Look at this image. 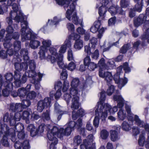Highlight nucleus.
<instances>
[{
    "label": "nucleus",
    "mask_w": 149,
    "mask_h": 149,
    "mask_svg": "<svg viewBox=\"0 0 149 149\" xmlns=\"http://www.w3.org/2000/svg\"><path fill=\"white\" fill-rule=\"evenodd\" d=\"M19 55V72L23 70H26L28 67V62H29V69L35 70L36 64L34 60L29 61V57L28 56V52L26 49L22 48L20 52Z\"/></svg>",
    "instance_id": "1"
},
{
    "label": "nucleus",
    "mask_w": 149,
    "mask_h": 149,
    "mask_svg": "<svg viewBox=\"0 0 149 149\" xmlns=\"http://www.w3.org/2000/svg\"><path fill=\"white\" fill-rule=\"evenodd\" d=\"M82 125V120L81 118H79L76 121H70L68 124L67 127L65 129L63 128H60L61 135H63L67 136L70 135L73 131L76 129L78 130Z\"/></svg>",
    "instance_id": "2"
},
{
    "label": "nucleus",
    "mask_w": 149,
    "mask_h": 149,
    "mask_svg": "<svg viewBox=\"0 0 149 149\" xmlns=\"http://www.w3.org/2000/svg\"><path fill=\"white\" fill-rule=\"evenodd\" d=\"M60 130V128L59 129L56 126H54L51 130L49 129L48 130L47 137L49 140L53 141L50 144H52V146L55 147L58 142V139L56 136L58 137L59 135H61V131Z\"/></svg>",
    "instance_id": "3"
},
{
    "label": "nucleus",
    "mask_w": 149,
    "mask_h": 149,
    "mask_svg": "<svg viewBox=\"0 0 149 149\" xmlns=\"http://www.w3.org/2000/svg\"><path fill=\"white\" fill-rule=\"evenodd\" d=\"M70 89V93L73 97L72 100V104L71 107L74 109H78L79 107V97L77 96L78 93L77 87L71 86Z\"/></svg>",
    "instance_id": "4"
},
{
    "label": "nucleus",
    "mask_w": 149,
    "mask_h": 149,
    "mask_svg": "<svg viewBox=\"0 0 149 149\" xmlns=\"http://www.w3.org/2000/svg\"><path fill=\"white\" fill-rule=\"evenodd\" d=\"M20 125V130H19V140L21 141L24 140V141L20 143L21 144L19 146V149H21L22 148V149H29L30 148L29 141L26 139H25L26 133L24 131V126L22 123L19 122Z\"/></svg>",
    "instance_id": "5"
},
{
    "label": "nucleus",
    "mask_w": 149,
    "mask_h": 149,
    "mask_svg": "<svg viewBox=\"0 0 149 149\" xmlns=\"http://www.w3.org/2000/svg\"><path fill=\"white\" fill-rule=\"evenodd\" d=\"M27 17L24 15L22 10L19 9V22H20L21 29L20 30L21 35L26 33V31L28 29L29 30V23L27 20Z\"/></svg>",
    "instance_id": "6"
},
{
    "label": "nucleus",
    "mask_w": 149,
    "mask_h": 149,
    "mask_svg": "<svg viewBox=\"0 0 149 149\" xmlns=\"http://www.w3.org/2000/svg\"><path fill=\"white\" fill-rule=\"evenodd\" d=\"M42 45L40 47V50L38 53L39 58L41 60L47 59L45 56V53L48 50V48L51 45L52 42L50 40H43L42 42Z\"/></svg>",
    "instance_id": "7"
},
{
    "label": "nucleus",
    "mask_w": 149,
    "mask_h": 149,
    "mask_svg": "<svg viewBox=\"0 0 149 149\" xmlns=\"http://www.w3.org/2000/svg\"><path fill=\"white\" fill-rule=\"evenodd\" d=\"M145 14H141L137 18L134 19V24L135 27H137L142 25L146 21L147 17L149 18V7L146 8Z\"/></svg>",
    "instance_id": "8"
},
{
    "label": "nucleus",
    "mask_w": 149,
    "mask_h": 149,
    "mask_svg": "<svg viewBox=\"0 0 149 149\" xmlns=\"http://www.w3.org/2000/svg\"><path fill=\"white\" fill-rule=\"evenodd\" d=\"M51 99L45 97L43 100L39 101L37 105V110L39 112H42L45 108L50 107L51 105Z\"/></svg>",
    "instance_id": "9"
},
{
    "label": "nucleus",
    "mask_w": 149,
    "mask_h": 149,
    "mask_svg": "<svg viewBox=\"0 0 149 149\" xmlns=\"http://www.w3.org/2000/svg\"><path fill=\"white\" fill-rule=\"evenodd\" d=\"M63 56L61 55L58 56L56 58L54 56L48 55L47 57V59L48 61H50L52 63H54L57 61V63L58 66L61 69H64L63 68H66V65L64 64V63L63 62Z\"/></svg>",
    "instance_id": "10"
},
{
    "label": "nucleus",
    "mask_w": 149,
    "mask_h": 149,
    "mask_svg": "<svg viewBox=\"0 0 149 149\" xmlns=\"http://www.w3.org/2000/svg\"><path fill=\"white\" fill-rule=\"evenodd\" d=\"M108 10L112 16L116 14L124 15L125 13V11L117 5L114 4L110 6L108 9Z\"/></svg>",
    "instance_id": "11"
},
{
    "label": "nucleus",
    "mask_w": 149,
    "mask_h": 149,
    "mask_svg": "<svg viewBox=\"0 0 149 149\" xmlns=\"http://www.w3.org/2000/svg\"><path fill=\"white\" fill-rule=\"evenodd\" d=\"M143 6L140 4V6L138 4H135L134 6L132 8H128V16L131 18H132L136 16V12H141L143 8Z\"/></svg>",
    "instance_id": "12"
},
{
    "label": "nucleus",
    "mask_w": 149,
    "mask_h": 149,
    "mask_svg": "<svg viewBox=\"0 0 149 149\" xmlns=\"http://www.w3.org/2000/svg\"><path fill=\"white\" fill-rule=\"evenodd\" d=\"M21 40L22 42H24L26 40H35L36 37V34L33 33L31 29L29 28L27 32L24 34L21 35Z\"/></svg>",
    "instance_id": "13"
},
{
    "label": "nucleus",
    "mask_w": 149,
    "mask_h": 149,
    "mask_svg": "<svg viewBox=\"0 0 149 149\" xmlns=\"http://www.w3.org/2000/svg\"><path fill=\"white\" fill-rule=\"evenodd\" d=\"M84 64L85 66H87L88 69L90 71H93L97 67V64L91 62V59L89 56H86L84 59Z\"/></svg>",
    "instance_id": "14"
},
{
    "label": "nucleus",
    "mask_w": 149,
    "mask_h": 149,
    "mask_svg": "<svg viewBox=\"0 0 149 149\" xmlns=\"http://www.w3.org/2000/svg\"><path fill=\"white\" fill-rule=\"evenodd\" d=\"M143 26V29L145 31L141 37V39L143 40H146L149 38V20H146L144 22Z\"/></svg>",
    "instance_id": "15"
},
{
    "label": "nucleus",
    "mask_w": 149,
    "mask_h": 149,
    "mask_svg": "<svg viewBox=\"0 0 149 149\" xmlns=\"http://www.w3.org/2000/svg\"><path fill=\"white\" fill-rule=\"evenodd\" d=\"M13 10L10 13V15L11 19L14 20L16 23L19 22V15L18 10H16V8H18L16 4L13 3L12 6ZM10 18V17H9Z\"/></svg>",
    "instance_id": "16"
},
{
    "label": "nucleus",
    "mask_w": 149,
    "mask_h": 149,
    "mask_svg": "<svg viewBox=\"0 0 149 149\" xmlns=\"http://www.w3.org/2000/svg\"><path fill=\"white\" fill-rule=\"evenodd\" d=\"M15 117L14 119H12L13 117H11V118L9 117L8 114L6 113L3 117V120L4 122H8L10 121V123L11 126L15 125V127H16V126L18 125V123H17L18 121L16 120L15 118L16 113H15Z\"/></svg>",
    "instance_id": "17"
},
{
    "label": "nucleus",
    "mask_w": 149,
    "mask_h": 149,
    "mask_svg": "<svg viewBox=\"0 0 149 149\" xmlns=\"http://www.w3.org/2000/svg\"><path fill=\"white\" fill-rule=\"evenodd\" d=\"M73 111L72 112V118L73 120H76L79 117H82L85 114L84 110L82 108H80L77 112L75 109H72Z\"/></svg>",
    "instance_id": "18"
},
{
    "label": "nucleus",
    "mask_w": 149,
    "mask_h": 149,
    "mask_svg": "<svg viewBox=\"0 0 149 149\" xmlns=\"http://www.w3.org/2000/svg\"><path fill=\"white\" fill-rule=\"evenodd\" d=\"M31 85L27 84L26 87L19 88V97L22 99L25 96H26L28 92L30 91Z\"/></svg>",
    "instance_id": "19"
},
{
    "label": "nucleus",
    "mask_w": 149,
    "mask_h": 149,
    "mask_svg": "<svg viewBox=\"0 0 149 149\" xmlns=\"http://www.w3.org/2000/svg\"><path fill=\"white\" fill-rule=\"evenodd\" d=\"M13 47L14 49V51L12 48L9 49L6 51L7 55L8 54L10 56L13 55L14 54L15 55L18 54L19 50V42L17 40L15 41L14 43Z\"/></svg>",
    "instance_id": "20"
},
{
    "label": "nucleus",
    "mask_w": 149,
    "mask_h": 149,
    "mask_svg": "<svg viewBox=\"0 0 149 149\" xmlns=\"http://www.w3.org/2000/svg\"><path fill=\"white\" fill-rule=\"evenodd\" d=\"M113 99L114 101L118 102L117 107L118 108L122 109L124 105V100L121 95H114Z\"/></svg>",
    "instance_id": "21"
},
{
    "label": "nucleus",
    "mask_w": 149,
    "mask_h": 149,
    "mask_svg": "<svg viewBox=\"0 0 149 149\" xmlns=\"http://www.w3.org/2000/svg\"><path fill=\"white\" fill-rule=\"evenodd\" d=\"M107 8H108L103 6L99 7L98 11L99 16L98 19L101 18V20H103L104 19Z\"/></svg>",
    "instance_id": "22"
},
{
    "label": "nucleus",
    "mask_w": 149,
    "mask_h": 149,
    "mask_svg": "<svg viewBox=\"0 0 149 149\" xmlns=\"http://www.w3.org/2000/svg\"><path fill=\"white\" fill-rule=\"evenodd\" d=\"M73 2L70 5V9H68L66 12V17L70 21L71 20V15L74 11L75 6Z\"/></svg>",
    "instance_id": "23"
},
{
    "label": "nucleus",
    "mask_w": 149,
    "mask_h": 149,
    "mask_svg": "<svg viewBox=\"0 0 149 149\" xmlns=\"http://www.w3.org/2000/svg\"><path fill=\"white\" fill-rule=\"evenodd\" d=\"M4 85V86H6V88L2 91V94L4 96L7 97L9 95L10 91L12 90V84L9 83L6 86L5 85Z\"/></svg>",
    "instance_id": "24"
},
{
    "label": "nucleus",
    "mask_w": 149,
    "mask_h": 149,
    "mask_svg": "<svg viewBox=\"0 0 149 149\" xmlns=\"http://www.w3.org/2000/svg\"><path fill=\"white\" fill-rule=\"evenodd\" d=\"M27 129L29 130L31 136L32 137H34L38 133L37 129H36L33 124H30L27 127Z\"/></svg>",
    "instance_id": "25"
},
{
    "label": "nucleus",
    "mask_w": 149,
    "mask_h": 149,
    "mask_svg": "<svg viewBox=\"0 0 149 149\" xmlns=\"http://www.w3.org/2000/svg\"><path fill=\"white\" fill-rule=\"evenodd\" d=\"M19 114L20 115L19 116V121L20 120V118H22L23 120H25L26 123H29V118L30 113L28 111H24L21 115L20 113H19Z\"/></svg>",
    "instance_id": "26"
},
{
    "label": "nucleus",
    "mask_w": 149,
    "mask_h": 149,
    "mask_svg": "<svg viewBox=\"0 0 149 149\" xmlns=\"http://www.w3.org/2000/svg\"><path fill=\"white\" fill-rule=\"evenodd\" d=\"M19 63H15V68L16 70L15 71L14 78L15 80L14 82V84L15 85L16 87L18 88L19 87V79H16L17 77L19 74Z\"/></svg>",
    "instance_id": "27"
},
{
    "label": "nucleus",
    "mask_w": 149,
    "mask_h": 149,
    "mask_svg": "<svg viewBox=\"0 0 149 149\" xmlns=\"http://www.w3.org/2000/svg\"><path fill=\"white\" fill-rule=\"evenodd\" d=\"M22 102L19 103V107L21 106L22 108L25 109L29 107L31 104V102L29 100L26 99H21Z\"/></svg>",
    "instance_id": "28"
},
{
    "label": "nucleus",
    "mask_w": 149,
    "mask_h": 149,
    "mask_svg": "<svg viewBox=\"0 0 149 149\" xmlns=\"http://www.w3.org/2000/svg\"><path fill=\"white\" fill-rule=\"evenodd\" d=\"M70 42L69 40H65L64 42V45L62 46L60 49L59 51V54H61L64 53L66 50L67 47H69L70 46Z\"/></svg>",
    "instance_id": "29"
},
{
    "label": "nucleus",
    "mask_w": 149,
    "mask_h": 149,
    "mask_svg": "<svg viewBox=\"0 0 149 149\" xmlns=\"http://www.w3.org/2000/svg\"><path fill=\"white\" fill-rule=\"evenodd\" d=\"M111 140L115 142L118 139V133L116 130H111L110 131Z\"/></svg>",
    "instance_id": "30"
},
{
    "label": "nucleus",
    "mask_w": 149,
    "mask_h": 149,
    "mask_svg": "<svg viewBox=\"0 0 149 149\" xmlns=\"http://www.w3.org/2000/svg\"><path fill=\"white\" fill-rule=\"evenodd\" d=\"M137 125L140 127L144 128L146 131L149 133V125L145 123L143 121L140 120L136 123Z\"/></svg>",
    "instance_id": "31"
},
{
    "label": "nucleus",
    "mask_w": 149,
    "mask_h": 149,
    "mask_svg": "<svg viewBox=\"0 0 149 149\" xmlns=\"http://www.w3.org/2000/svg\"><path fill=\"white\" fill-rule=\"evenodd\" d=\"M117 116L119 120H123L126 116L125 112L122 109H120L117 113Z\"/></svg>",
    "instance_id": "32"
},
{
    "label": "nucleus",
    "mask_w": 149,
    "mask_h": 149,
    "mask_svg": "<svg viewBox=\"0 0 149 149\" xmlns=\"http://www.w3.org/2000/svg\"><path fill=\"white\" fill-rule=\"evenodd\" d=\"M56 1L58 5L64 6L65 8H67L69 6L71 0H56Z\"/></svg>",
    "instance_id": "33"
},
{
    "label": "nucleus",
    "mask_w": 149,
    "mask_h": 149,
    "mask_svg": "<svg viewBox=\"0 0 149 149\" xmlns=\"http://www.w3.org/2000/svg\"><path fill=\"white\" fill-rule=\"evenodd\" d=\"M6 20L9 26L6 28V31L8 33H12L14 31V29H13L12 26H11L12 24V21L11 19L9 17L7 18Z\"/></svg>",
    "instance_id": "34"
},
{
    "label": "nucleus",
    "mask_w": 149,
    "mask_h": 149,
    "mask_svg": "<svg viewBox=\"0 0 149 149\" xmlns=\"http://www.w3.org/2000/svg\"><path fill=\"white\" fill-rule=\"evenodd\" d=\"M40 42L38 40H31L29 43V45L32 49H35L40 45Z\"/></svg>",
    "instance_id": "35"
},
{
    "label": "nucleus",
    "mask_w": 149,
    "mask_h": 149,
    "mask_svg": "<svg viewBox=\"0 0 149 149\" xmlns=\"http://www.w3.org/2000/svg\"><path fill=\"white\" fill-rule=\"evenodd\" d=\"M10 36L9 34L6 35L3 44L5 47L8 48L10 47L11 46V44L10 43Z\"/></svg>",
    "instance_id": "36"
},
{
    "label": "nucleus",
    "mask_w": 149,
    "mask_h": 149,
    "mask_svg": "<svg viewBox=\"0 0 149 149\" xmlns=\"http://www.w3.org/2000/svg\"><path fill=\"white\" fill-rule=\"evenodd\" d=\"M24 71L26 75H28L27 76L28 77L32 78L34 80L36 79L35 77L37 76V73L35 70H30L28 72H26V70Z\"/></svg>",
    "instance_id": "37"
},
{
    "label": "nucleus",
    "mask_w": 149,
    "mask_h": 149,
    "mask_svg": "<svg viewBox=\"0 0 149 149\" xmlns=\"http://www.w3.org/2000/svg\"><path fill=\"white\" fill-rule=\"evenodd\" d=\"M119 80V82H118L117 84H118V86L120 88H121L124 86L128 81L127 79L125 77H124L123 79L120 78Z\"/></svg>",
    "instance_id": "38"
},
{
    "label": "nucleus",
    "mask_w": 149,
    "mask_h": 149,
    "mask_svg": "<svg viewBox=\"0 0 149 149\" xmlns=\"http://www.w3.org/2000/svg\"><path fill=\"white\" fill-rule=\"evenodd\" d=\"M74 46L75 48L80 50L83 46V40H76Z\"/></svg>",
    "instance_id": "39"
},
{
    "label": "nucleus",
    "mask_w": 149,
    "mask_h": 149,
    "mask_svg": "<svg viewBox=\"0 0 149 149\" xmlns=\"http://www.w3.org/2000/svg\"><path fill=\"white\" fill-rule=\"evenodd\" d=\"M105 78L107 84H111L113 79V76L111 73L109 72H106Z\"/></svg>",
    "instance_id": "40"
},
{
    "label": "nucleus",
    "mask_w": 149,
    "mask_h": 149,
    "mask_svg": "<svg viewBox=\"0 0 149 149\" xmlns=\"http://www.w3.org/2000/svg\"><path fill=\"white\" fill-rule=\"evenodd\" d=\"M78 19L79 17L77 16V12H74L72 17V22L76 25L80 24L81 26H83L82 22L80 23L79 22Z\"/></svg>",
    "instance_id": "41"
},
{
    "label": "nucleus",
    "mask_w": 149,
    "mask_h": 149,
    "mask_svg": "<svg viewBox=\"0 0 149 149\" xmlns=\"http://www.w3.org/2000/svg\"><path fill=\"white\" fill-rule=\"evenodd\" d=\"M122 128L123 130L129 131L131 129V127L128 122L126 121H123L122 125Z\"/></svg>",
    "instance_id": "42"
},
{
    "label": "nucleus",
    "mask_w": 149,
    "mask_h": 149,
    "mask_svg": "<svg viewBox=\"0 0 149 149\" xmlns=\"http://www.w3.org/2000/svg\"><path fill=\"white\" fill-rule=\"evenodd\" d=\"M130 45L127 44H125L120 48L119 52L122 54H125L129 49Z\"/></svg>",
    "instance_id": "43"
},
{
    "label": "nucleus",
    "mask_w": 149,
    "mask_h": 149,
    "mask_svg": "<svg viewBox=\"0 0 149 149\" xmlns=\"http://www.w3.org/2000/svg\"><path fill=\"white\" fill-rule=\"evenodd\" d=\"M37 95V94L34 91H29L26 95V98L29 100H33L34 99Z\"/></svg>",
    "instance_id": "44"
},
{
    "label": "nucleus",
    "mask_w": 149,
    "mask_h": 149,
    "mask_svg": "<svg viewBox=\"0 0 149 149\" xmlns=\"http://www.w3.org/2000/svg\"><path fill=\"white\" fill-rule=\"evenodd\" d=\"M42 119L44 121H48L50 118V113L48 110H46L45 112H43L42 115Z\"/></svg>",
    "instance_id": "45"
},
{
    "label": "nucleus",
    "mask_w": 149,
    "mask_h": 149,
    "mask_svg": "<svg viewBox=\"0 0 149 149\" xmlns=\"http://www.w3.org/2000/svg\"><path fill=\"white\" fill-rule=\"evenodd\" d=\"M120 7L122 8H126L130 5V1L128 0H120Z\"/></svg>",
    "instance_id": "46"
},
{
    "label": "nucleus",
    "mask_w": 149,
    "mask_h": 149,
    "mask_svg": "<svg viewBox=\"0 0 149 149\" xmlns=\"http://www.w3.org/2000/svg\"><path fill=\"white\" fill-rule=\"evenodd\" d=\"M50 53L52 55L55 56L56 58L61 54L57 52V49L53 47H50L49 49Z\"/></svg>",
    "instance_id": "47"
},
{
    "label": "nucleus",
    "mask_w": 149,
    "mask_h": 149,
    "mask_svg": "<svg viewBox=\"0 0 149 149\" xmlns=\"http://www.w3.org/2000/svg\"><path fill=\"white\" fill-rule=\"evenodd\" d=\"M21 74V73L19 72V87H20L21 85L22 84L25 83L26 81L27 75L25 73L23 74L22 78L20 79Z\"/></svg>",
    "instance_id": "48"
},
{
    "label": "nucleus",
    "mask_w": 149,
    "mask_h": 149,
    "mask_svg": "<svg viewBox=\"0 0 149 149\" xmlns=\"http://www.w3.org/2000/svg\"><path fill=\"white\" fill-rule=\"evenodd\" d=\"M90 142L87 140L85 139L84 140L83 143L80 146L81 149H87Z\"/></svg>",
    "instance_id": "49"
},
{
    "label": "nucleus",
    "mask_w": 149,
    "mask_h": 149,
    "mask_svg": "<svg viewBox=\"0 0 149 149\" xmlns=\"http://www.w3.org/2000/svg\"><path fill=\"white\" fill-rule=\"evenodd\" d=\"M80 83V81L78 78L73 79L71 83V86L73 87H77Z\"/></svg>",
    "instance_id": "50"
},
{
    "label": "nucleus",
    "mask_w": 149,
    "mask_h": 149,
    "mask_svg": "<svg viewBox=\"0 0 149 149\" xmlns=\"http://www.w3.org/2000/svg\"><path fill=\"white\" fill-rule=\"evenodd\" d=\"M61 78L64 81H66L68 77V73L66 70L65 69H62V72L61 74Z\"/></svg>",
    "instance_id": "51"
},
{
    "label": "nucleus",
    "mask_w": 149,
    "mask_h": 149,
    "mask_svg": "<svg viewBox=\"0 0 149 149\" xmlns=\"http://www.w3.org/2000/svg\"><path fill=\"white\" fill-rule=\"evenodd\" d=\"M109 133L106 130H102L101 132L100 136L103 139H106L108 137Z\"/></svg>",
    "instance_id": "52"
},
{
    "label": "nucleus",
    "mask_w": 149,
    "mask_h": 149,
    "mask_svg": "<svg viewBox=\"0 0 149 149\" xmlns=\"http://www.w3.org/2000/svg\"><path fill=\"white\" fill-rule=\"evenodd\" d=\"M73 141L74 144L77 145H79L82 141L81 136L79 135L75 136L74 138Z\"/></svg>",
    "instance_id": "53"
},
{
    "label": "nucleus",
    "mask_w": 149,
    "mask_h": 149,
    "mask_svg": "<svg viewBox=\"0 0 149 149\" xmlns=\"http://www.w3.org/2000/svg\"><path fill=\"white\" fill-rule=\"evenodd\" d=\"M100 102L102 103H104V102L106 99V96L105 95V92L104 91H102L100 93Z\"/></svg>",
    "instance_id": "54"
},
{
    "label": "nucleus",
    "mask_w": 149,
    "mask_h": 149,
    "mask_svg": "<svg viewBox=\"0 0 149 149\" xmlns=\"http://www.w3.org/2000/svg\"><path fill=\"white\" fill-rule=\"evenodd\" d=\"M7 136L5 134L3 135V139L1 141L2 144L5 147H8L9 146V143L8 141Z\"/></svg>",
    "instance_id": "55"
},
{
    "label": "nucleus",
    "mask_w": 149,
    "mask_h": 149,
    "mask_svg": "<svg viewBox=\"0 0 149 149\" xmlns=\"http://www.w3.org/2000/svg\"><path fill=\"white\" fill-rule=\"evenodd\" d=\"M145 142V138L144 136L142 134L140 135L138 140L139 145L141 146H143Z\"/></svg>",
    "instance_id": "56"
},
{
    "label": "nucleus",
    "mask_w": 149,
    "mask_h": 149,
    "mask_svg": "<svg viewBox=\"0 0 149 149\" xmlns=\"http://www.w3.org/2000/svg\"><path fill=\"white\" fill-rule=\"evenodd\" d=\"M69 87V83L66 81H64L62 88V91L63 92L67 91Z\"/></svg>",
    "instance_id": "57"
},
{
    "label": "nucleus",
    "mask_w": 149,
    "mask_h": 149,
    "mask_svg": "<svg viewBox=\"0 0 149 149\" xmlns=\"http://www.w3.org/2000/svg\"><path fill=\"white\" fill-rule=\"evenodd\" d=\"M10 109L13 112L17 111L19 108V104L18 103H11L10 105Z\"/></svg>",
    "instance_id": "58"
},
{
    "label": "nucleus",
    "mask_w": 149,
    "mask_h": 149,
    "mask_svg": "<svg viewBox=\"0 0 149 149\" xmlns=\"http://www.w3.org/2000/svg\"><path fill=\"white\" fill-rule=\"evenodd\" d=\"M5 78L6 80L9 82H6V85L10 83V82L13 79V75L11 73H7L5 75Z\"/></svg>",
    "instance_id": "59"
},
{
    "label": "nucleus",
    "mask_w": 149,
    "mask_h": 149,
    "mask_svg": "<svg viewBox=\"0 0 149 149\" xmlns=\"http://www.w3.org/2000/svg\"><path fill=\"white\" fill-rule=\"evenodd\" d=\"M123 68L125 72H129L131 71V69L129 66L128 63L127 62L123 64Z\"/></svg>",
    "instance_id": "60"
},
{
    "label": "nucleus",
    "mask_w": 149,
    "mask_h": 149,
    "mask_svg": "<svg viewBox=\"0 0 149 149\" xmlns=\"http://www.w3.org/2000/svg\"><path fill=\"white\" fill-rule=\"evenodd\" d=\"M115 88L114 86L113 85H111L107 89V92L108 95H111L113 93Z\"/></svg>",
    "instance_id": "61"
},
{
    "label": "nucleus",
    "mask_w": 149,
    "mask_h": 149,
    "mask_svg": "<svg viewBox=\"0 0 149 149\" xmlns=\"http://www.w3.org/2000/svg\"><path fill=\"white\" fill-rule=\"evenodd\" d=\"M116 18L115 16H114L109 19L108 21V23L109 26H112L115 25L116 22Z\"/></svg>",
    "instance_id": "62"
},
{
    "label": "nucleus",
    "mask_w": 149,
    "mask_h": 149,
    "mask_svg": "<svg viewBox=\"0 0 149 149\" xmlns=\"http://www.w3.org/2000/svg\"><path fill=\"white\" fill-rule=\"evenodd\" d=\"M107 65L110 69H113L115 66L114 61L111 60H109L107 63Z\"/></svg>",
    "instance_id": "63"
},
{
    "label": "nucleus",
    "mask_w": 149,
    "mask_h": 149,
    "mask_svg": "<svg viewBox=\"0 0 149 149\" xmlns=\"http://www.w3.org/2000/svg\"><path fill=\"white\" fill-rule=\"evenodd\" d=\"M91 48L89 45H86L84 47L85 52L87 54L86 56H89L90 57V55L91 54Z\"/></svg>",
    "instance_id": "64"
}]
</instances>
